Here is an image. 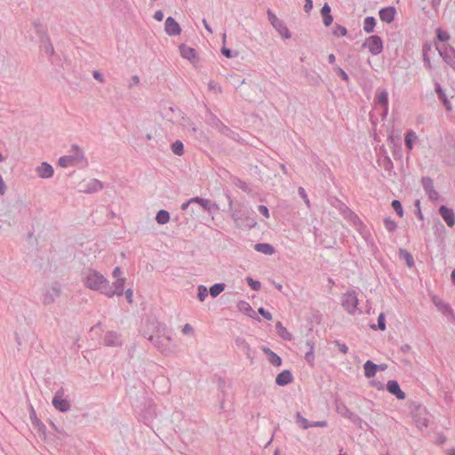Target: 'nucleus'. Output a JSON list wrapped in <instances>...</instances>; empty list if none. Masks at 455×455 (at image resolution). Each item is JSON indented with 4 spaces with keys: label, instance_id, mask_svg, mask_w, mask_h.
Masks as SVG:
<instances>
[{
    "label": "nucleus",
    "instance_id": "obj_1",
    "mask_svg": "<svg viewBox=\"0 0 455 455\" xmlns=\"http://www.w3.org/2000/svg\"><path fill=\"white\" fill-rule=\"evenodd\" d=\"M83 282L84 285L94 291H100L103 293L104 289L108 286V280L98 271L87 270L84 273Z\"/></svg>",
    "mask_w": 455,
    "mask_h": 455
},
{
    "label": "nucleus",
    "instance_id": "obj_2",
    "mask_svg": "<svg viewBox=\"0 0 455 455\" xmlns=\"http://www.w3.org/2000/svg\"><path fill=\"white\" fill-rule=\"evenodd\" d=\"M73 154L71 156H64L59 159V165L66 168L75 165L84 159L83 151L77 146H73Z\"/></svg>",
    "mask_w": 455,
    "mask_h": 455
},
{
    "label": "nucleus",
    "instance_id": "obj_3",
    "mask_svg": "<svg viewBox=\"0 0 455 455\" xmlns=\"http://www.w3.org/2000/svg\"><path fill=\"white\" fill-rule=\"evenodd\" d=\"M267 15H268V20H269L270 23L277 30L279 35L283 38H285V39L290 38L291 34H290L289 29L286 27V25L281 20H279L276 17V15L274 14L272 12L268 11Z\"/></svg>",
    "mask_w": 455,
    "mask_h": 455
},
{
    "label": "nucleus",
    "instance_id": "obj_4",
    "mask_svg": "<svg viewBox=\"0 0 455 455\" xmlns=\"http://www.w3.org/2000/svg\"><path fill=\"white\" fill-rule=\"evenodd\" d=\"M364 46L367 47L373 55L379 54L383 50L382 40L378 36H369L364 42Z\"/></svg>",
    "mask_w": 455,
    "mask_h": 455
},
{
    "label": "nucleus",
    "instance_id": "obj_5",
    "mask_svg": "<svg viewBox=\"0 0 455 455\" xmlns=\"http://www.w3.org/2000/svg\"><path fill=\"white\" fill-rule=\"evenodd\" d=\"M124 278H116V282H114L112 285L108 283L107 288L103 291V294L108 297H113L116 294L121 295L124 291Z\"/></svg>",
    "mask_w": 455,
    "mask_h": 455
},
{
    "label": "nucleus",
    "instance_id": "obj_6",
    "mask_svg": "<svg viewBox=\"0 0 455 455\" xmlns=\"http://www.w3.org/2000/svg\"><path fill=\"white\" fill-rule=\"evenodd\" d=\"M342 305L348 313H354L358 306V299L355 292H347L343 297Z\"/></svg>",
    "mask_w": 455,
    "mask_h": 455
},
{
    "label": "nucleus",
    "instance_id": "obj_7",
    "mask_svg": "<svg viewBox=\"0 0 455 455\" xmlns=\"http://www.w3.org/2000/svg\"><path fill=\"white\" fill-rule=\"evenodd\" d=\"M63 396V390H60L55 394L52 399V405L60 411H67L69 410L70 407L68 401L65 399Z\"/></svg>",
    "mask_w": 455,
    "mask_h": 455
},
{
    "label": "nucleus",
    "instance_id": "obj_8",
    "mask_svg": "<svg viewBox=\"0 0 455 455\" xmlns=\"http://www.w3.org/2000/svg\"><path fill=\"white\" fill-rule=\"evenodd\" d=\"M180 52L181 56L184 59H187L188 60H189L191 63L195 64L198 61V57H197V54H196V52L195 49H193L186 44H181L180 46Z\"/></svg>",
    "mask_w": 455,
    "mask_h": 455
},
{
    "label": "nucleus",
    "instance_id": "obj_9",
    "mask_svg": "<svg viewBox=\"0 0 455 455\" xmlns=\"http://www.w3.org/2000/svg\"><path fill=\"white\" fill-rule=\"evenodd\" d=\"M165 32L169 36H179L181 32V28L173 18L168 17L165 20Z\"/></svg>",
    "mask_w": 455,
    "mask_h": 455
},
{
    "label": "nucleus",
    "instance_id": "obj_10",
    "mask_svg": "<svg viewBox=\"0 0 455 455\" xmlns=\"http://www.w3.org/2000/svg\"><path fill=\"white\" fill-rule=\"evenodd\" d=\"M439 212L447 225L452 228L455 224V217L453 212L443 205L440 207Z\"/></svg>",
    "mask_w": 455,
    "mask_h": 455
},
{
    "label": "nucleus",
    "instance_id": "obj_11",
    "mask_svg": "<svg viewBox=\"0 0 455 455\" xmlns=\"http://www.w3.org/2000/svg\"><path fill=\"white\" fill-rule=\"evenodd\" d=\"M387 389L393 395H395L398 399H404L405 394L403 392L398 385V383L395 380H389L387 384Z\"/></svg>",
    "mask_w": 455,
    "mask_h": 455
},
{
    "label": "nucleus",
    "instance_id": "obj_12",
    "mask_svg": "<svg viewBox=\"0 0 455 455\" xmlns=\"http://www.w3.org/2000/svg\"><path fill=\"white\" fill-rule=\"evenodd\" d=\"M395 9L394 7H387L379 11V18L382 21L390 23L394 20Z\"/></svg>",
    "mask_w": 455,
    "mask_h": 455
},
{
    "label": "nucleus",
    "instance_id": "obj_13",
    "mask_svg": "<svg viewBox=\"0 0 455 455\" xmlns=\"http://www.w3.org/2000/svg\"><path fill=\"white\" fill-rule=\"evenodd\" d=\"M36 172L40 178H51L53 175V169L49 164L43 163L36 168Z\"/></svg>",
    "mask_w": 455,
    "mask_h": 455
},
{
    "label": "nucleus",
    "instance_id": "obj_14",
    "mask_svg": "<svg viewBox=\"0 0 455 455\" xmlns=\"http://www.w3.org/2000/svg\"><path fill=\"white\" fill-rule=\"evenodd\" d=\"M292 381V375L290 371H283L276 376L275 382L279 386H285Z\"/></svg>",
    "mask_w": 455,
    "mask_h": 455
},
{
    "label": "nucleus",
    "instance_id": "obj_15",
    "mask_svg": "<svg viewBox=\"0 0 455 455\" xmlns=\"http://www.w3.org/2000/svg\"><path fill=\"white\" fill-rule=\"evenodd\" d=\"M263 352L267 355L268 356V361L273 364V365H275V366H280L281 363H282V360H281V357L279 355H277L275 353H274L273 351H271L269 348L267 347H263L262 348Z\"/></svg>",
    "mask_w": 455,
    "mask_h": 455
},
{
    "label": "nucleus",
    "instance_id": "obj_16",
    "mask_svg": "<svg viewBox=\"0 0 455 455\" xmlns=\"http://www.w3.org/2000/svg\"><path fill=\"white\" fill-rule=\"evenodd\" d=\"M378 367L379 366L377 364H375L374 363H372L371 361H370V360L367 361L363 365L364 375L367 378H371V377L375 376Z\"/></svg>",
    "mask_w": 455,
    "mask_h": 455
},
{
    "label": "nucleus",
    "instance_id": "obj_17",
    "mask_svg": "<svg viewBox=\"0 0 455 455\" xmlns=\"http://www.w3.org/2000/svg\"><path fill=\"white\" fill-rule=\"evenodd\" d=\"M277 332L281 338L285 340H291L292 339L291 333L282 324L281 322H277L275 324Z\"/></svg>",
    "mask_w": 455,
    "mask_h": 455
},
{
    "label": "nucleus",
    "instance_id": "obj_18",
    "mask_svg": "<svg viewBox=\"0 0 455 455\" xmlns=\"http://www.w3.org/2000/svg\"><path fill=\"white\" fill-rule=\"evenodd\" d=\"M322 15L323 20V24L325 26H330L332 22V17L331 15V8L328 4H325L322 8Z\"/></svg>",
    "mask_w": 455,
    "mask_h": 455
},
{
    "label": "nucleus",
    "instance_id": "obj_19",
    "mask_svg": "<svg viewBox=\"0 0 455 455\" xmlns=\"http://www.w3.org/2000/svg\"><path fill=\"white\" fill-rule=\"evenodd\" d=\"M105 343L108 346H116L120 343L119 337L116 332L109 331L105 336Z\"/></svg>",
    "mask_w": 455,
    "mask_h": 455
},
{
    "label": "nucleus",
    "instance_id": "obj_20",
    "mask_svg": "<svg viewBox=\"0 0 455 455\" xmlns=\"http://www.w3.org/2000/svg\"><path fill=\"white\" fill-rule=\"evenodd\" d=\"M255 250L257 251L262 252L264 254L271 255L274 253L273 247L268 243H257L255 245Z\"/></svg>",
    "mask_w": 455,
    "mask_h": 455
},
{
    "label": "nucleus",
    "instance_id": "obj_21",
    "mask_svg": "<svg viewBox=\"0 0 455 455\" xmlns=\"http://www.w3.org/2000/svg\"><path fill=\"white\" fill-rule=\"evenodd\" d=\"M376 100L379 104L382 105L385 108V112L387 110V91H381L378 93Z\"/></svg>",
    "mask_w": 455,
    "mask_h": 455
},
{
    "label": "nucleus",
    "instance_id": "obj_22",
    "mask_svg": "<svg viewBox=\"0 0 455 455\" xmlns=\"http://www.w3.org/2000/svg\"><path fill=\"white\" fill-rule=\"evenodd\" d=\"M156 220L159 224H166L170 220L169 212L164 210L159 211L156 214Z\"/></svg>",
    "mask_w": 455,
    "mask_h": 455
},
{
    "label": "nucleus",
    "instance_id": "obj_23",
    "mask_svg": "<svg viewBox=\"0 0 455 455\" xmlns=\"http://www.w3.org/2000/svg\"><path fill=\"white\" fill-rule=\"evenodd\" d=\"M375 19L373 17H367L363 22V29L366 33H371L375 27Z\"/></svg>",
    "mask_w": 455,
    "mask_h": 455
},
{
    "label": "nucleus",
    "instance_id": "obj_24",
    "mask_svg": "<svg viewBox=\"0 0 455 455\" xmlns=\"http://www.w3.org/2000/svg\"><path fill=\"white\" fill-rule=\"evenodd\" d=\"M417 135L414 132L411 131L407 132L405 137V144L408 147L409 149H412L413 148V141L416 140Z\"/></svg>",
    "mask_w": 455,
    "mask_h": 455
},
{
    "label": "nucleus",
    "instance_id": "obj_25",
    "mask_svg": "<svg viewBox=\"0 0 455 455\" xmlns=\"http://www.w3.org/2000/svg\"><path fill=\"white\" fill-rule=\"evenodd\" d=\"M224 291V283H216L210 288V294L215 298Z\"/></svg>",
    "mask_w": 455,
    "mask_h": 455
},
{
    "label": "nucleus",
    "instance_id": "obj_26",
    "mask_svg": "<svg viewBox=\"0 0 455 455\" xmlns=\"http://www.w3.org/2000/svg\"><path fill=\"white\" fill-rule=\"evenodd\" d=\"M172 152L177 156H181L184 151L183 143L180 140L175 141L172 146Z\"/></svg>",
    "mask_w": 455,
    "mask_h": 455
},
{
    "label": "nucleus",
    "instance_id": "obj_27",
    "mask_svg": "<svg viewBox=\"0 0 455 455\" xmlns=\"http://www.w3.org/2000/svg\"><path fill=\"white\" fill-rule=\"evenodd\" d=\"M437 39L439 42H447L450 39V36L447 32L441 30L438 28L436 30Z\"/></svg>",
    "mask_w": 455,
    "mask_h": 455
},
{
    "label": "nucleus",
    "instance_id": "obj_28",
    "mask_svg": "<svg viewBox=\"0 0 455 455\" xmlns=\"http://www.w3.org/2000/svg\"><path fill=\"white\" fill-rule=\"evenodd\" d=\"M392 207L400 217L403 216V211L402 208V204L398 200H394L392 202Z\"/></svg>",
    "mask_w": 455,
    "mask_h": 455
},
{
    "label": "nucleus",
    "instance_id": "obj_29",
    "mask_svg": "<svg viewBox=\"0 0 455 455\" xmlns=\"http://www.w3.org/2000/svg\"><path fill=\"white\" fill-rule=\"evenodd\" d=\"M208 296V290L205 286L200 285L198 287V298L200 301H204Z\"/></svg>",
    "mask_w": 455,
    "mask_h": 455
},
{
    "label": "nucleus",
    "instance_id": "obj_30",
    "mask_svg": "<svg viewBox=\"0 0 455 455\" xmlns=\"http://www.w3.org/2000/svg\"><path fill=\"white\" fill-rule=\"evenodd\" d=\"M403 258L406 260L407 265L411 267L413 266V258L412 256L407 252L406 251H400Z\"/></svg>",
    "mask_w": 455,
    "mask_h": 455
},
{
    "label": "nucleus",
    "instance_id": "obj_31",
    "mask_svg": "<svg viewBox=\"0 0 455 455\" xmlns=\"http://www.w3.org/2000/svg\"><path fill=\"white\" fill-rule=\"evenodd\" d=\"M333 33L338 36H342L347 35L346 28L342 26H336Z\"/></svg>",
    "mask_w": 455,
    "mask_h": 455
},
{
    "label": "nucleus",
    "instance_id": "obj_32",
    "mask_svg": "<svg viewBox=\"0 0 455 455\" xmlns=\"http://www.w3.org/2000/svg\"><path fill=\"white\" fill-rule=\"evenodd\" d=\"M247 282L249 283V285L255 291H258L260 289V283L259 281H254L253 279H251V277H248L247 278Z\"/></svg>",
    "mask_w": 455,
    "mask_h": 455
},
{
    "label": "nucleus",
    "instance_id": "obj_33",
    "mask_svg": "<svg viewBox=\"0 0 455 455\" xmlns=\"http://www.w3.org/2000/svg\"><path fill=\"white\" fill-rule=\"evenodd\" d=\"M385 227L388 231H394L396 228V223L392 220H386Z\"/></svg>",
    "mask_w": 455,
    "mask_h": 455
},
{
    "label": "nucleus",
    "instance_id": "obj_34",
    "mask_svg": "<svg viewBox=\"0 0 455 455\" xmlns=\"http://www.w3.org/2000/svg\"><path fill=\"white\" fill-rule=\"evenodd\" d=\"M190 202H196V203L199 204L200 205H202L204 208H205V209L208 208V201H206L203 198L195 197V198L191 199Z\"/></svg>",
    "mask_w": 455,
    "mask_h": 455
},
{
    "label": "nucleus",
    "instance_id": "obj_35",
    "mask_svg": "<svg viewBox=\"0 0 455 455\" xmlns=\"http://www.w3.org/2000/svg\"><path fill=\"white\" fill-rule=\"evenodd\" d=\"M378 325L379 328L381 331H384L386 329V323H385V316L383 314H380L378 318Z\"/></svg>",
    "mask_w": 455,
    "mask_h": 455
},
{
    "label": "nucleus",
    "instance_id": "obj_36",
    "mask_svg": "<svg viewBox=\"0 0 455 455\" xmlns=\"http://www.w3.org/2000/svg\"><path fill=\"white\" fill-rule=\"evenodd\" d=\"M259 313L266 319L271 320L272 315L268 311L265 310L263 307L259 308Z\"/></svg>",
    "mask_w": 455,
    "mask_h": 455
},
{
    "label": "nucleus",
    "instance_id": "obj_37",
    "mask_svg": "<svg viewBox=\"0 0 455 455\" xmlns=\"http://www.w3.org/2000/svg\"><path fill=\"white\" fill-rule=\"evenodd\" d=\"M336 346L338 347V349L342 353V354H347V351H348V347L346 344L344 343H339L338 341H336Z\"/></svg>",
    "mask_w": 455,
    "mask_h": 455
},
{
    "label": "nucleus",
    "instance_id": "obj_38",
    "mask_svg": "<svg viewBox=\"0 0 455 455\" xmlns=\"http://www.w3.org/2000/svg\"><path fill=\"white\" fill-rule=\"evenodd\" d=\"M259 212L263 214L266 218H269V212L267 206L265 205H259Z\"/></svg>",
    "mask_w": 455,
    "mask_h": 455
},
{
    "label": "nucleus",
    "instance_id": "obj_39",
    "mask_svg": "<svg viewBox=\"0 0 455 455\" xmlns=\"http://www.w3.org/2000/svg\"><path fill=\"white\" fill-rule=\"evenodd\" d=\"M313 8V1L312 0H306L304 9L307 12H309Z\"/></svg>",
    "mask_w": 455,
    "mask_h": 455
},
{
    "label": "nucleus",
    "instance_id": "obj_40",
    "mask_svg": "<svg viewBox=\"0 0 455 455\" xmlns=\"http://www.w3.org/2000/svg\"><path fill=\"white\" fill-rule=\"evenodd\" d=\"M299 195L302 196V198L305 200V202L308 204H309V200L306 195V192H305V189L303 188H299Z\"/></svg>",
    "mask_w": 455,
    "mask_h": 455
},
{
    "label": "nucleus",
    "instance_id": "obj_41",
    "mask_svg": "<svg viewBox=\"0 0 455 455\" xmlns=\"http://www.w3.org/2000/svg\"><path fill=\"white\" fill-rule=\"evenodd\" d=\"M182 331L185 334H189L193 331V328L190 324L187 323L183 326Z\"/></svg>",
    "mask_w": 455,
    "mask_h": 455
},
{
    "label": "nucleus",
    "instance_id": "obj_42",
    "mask_svg": "<svg viewBox=\"0 0 455 455\" xmlns=\"http://www.w3.org/2000/svg\"><path fill=\"white\" fill-rule=\"evenodd\" d=\"M309 426L310 427H326L327 422L326 421H316V422L310 423Z\"/></svg>",
    "mask_w": 455,
    "mask_h": 455
},
{
    "label": "nucleus",
    "instance_id": "obj_43",
    "mask_svg": "<svg viewBox=\"0 0 455 455\" xmlns=\"http://www.w3.org/2000/svg\"><path fill=\"white\" fill-rule=\"evenodd\" d=\"M154 18L158 20V21H162L163 19H164V13L162 11H157L155 15H154Z\"/></svg>",
    "mask_w": 455,
    "mask_h": 455
},
{
    "label": "nucleus",
    "instance_id": "obj_44",
    "mask_svg": "<svg viewBox=\"0 0 455 455\" xmlns=\"http://www.w3.org/2000/svg\"><path fill=\"white\" fill-rule=\"evenodd\" d=\"M430 50V47H428L427 49H424V60L427 63V65L430 67V60H429V57H428V51Z\"/></svg>",
    "mask_w": 455,
    "mask_h": 455
},
{
    "label": "nucleus",
    "instance_id": "obj_45",
    "mask_svg": "<svg viewBox=\"0 0 455 455\" xmlns=\"http://www.w3.org/2000/svg\"><path fill=\"white\" fill-rule=\"evenodd\" d=\"M338 72H339V75L340 76V77L343 80H345V81L348 80V76H347V73L343 69L339 68Z\"/></svg>",
    "mask_w": 455,
    "mask_h": 455
},
{
    "label": "nucleus",
    "instance_id": "obj_46",
    "mask_svg": "<svg viewBox=\"0 0 455 455\" xmlns=\"http://www.w3.org/2000/svg\"><path fill=\"white\" fill-rule=\"evenodd\" d=\"M125 295H126V299L127 300L132 303V290H127L126 292H125Z\"/></svg>",
    "mask_w": 455,
    "mask_h": 455
},
{
    "label": "nucleus",
    "instance_id": "obj_47",
    "mask_svg": "<svg viewBox=\"0 0 455 455\" xmlns=\"http://www.w3.org/2000/svg\"><path fill=\"white\" fill-rule=\"evenodd\" d=\"M4 189H5V185H4V182L2 179V177L0 176V195H3L4 193Z\"/></svg>",
    "mask_w": 455,
    "mask_h": 455
},
{
    "label": "nucleus",
    "instance_id": "obj_48",
    "mask_svg": "<svg viewBox=\"0 0 455 455\" xmlns=\"http://www.w3.org/2000/svg\"><path fill=\"white\" fill-rule=\"evenodd\" d=\"M120 274H121V269H120V267H116L114 269V271H113V275H114V277H116V278H120V277H119Z\"/></svg>",
    "mask_w": 455,
    "mask_h": 455
},
{
    "label": "nucleus",
    "instance_id": "obj_49",
    "mask_svg": "<svg viewBox=\"0 0 455 455\" xmlns=\"http://www.w3.org/2000/svg\"><path fill=\"white\" fill-rule=\"evenodd\" d=\"M92 185H93V189L94 190H98V189H100L102 188L101 184L97 181V180H93L92 181Z\"/></svg>",
    "mask_w": 455,
    "mask_h": 455
},
{
    "label": "nucleus",
    "instance_id": "obj_50",
    "mask_svg": "<svg viewBox=\"0 0 455 455\" xmlns=\"http://www.w3.org/2000/svg\"><path fill=\"white\" fill-rule=\"evenodd\" d=\"M222 53H223L227 58H230V57H231V52H230V50L227 49V48H223V49H222Z\"/></svg>",
    "mask_w": 455,
    "mask_h": 455
},
{
    "label": "nucleus",
    "instance_id": "obj_51",
    "mask_svg": "<svg viewBox=\"0 0 455 455\" xmlns=\"http://www.w3.org/2000/svg\"><path fill=\"white\" fill-rule=\"evenodd\" d=\"M313 358H314V355H313V352H309L307 354H306V359L312 363L313 362Z\"/></svg>",
    "mask_w": 455,
    "mask_h": 455
},
{
    "label": "nucleus",
    "instance_id": "obj_52",
    "mask_svg": "<svg viewBox=\"0 0 455 455\" xmlns=\"http://www.w3.org/2000/svg\"><path fill=\"white\" fill-rule=\"evenodd\" d=\"M301 426L303 428L311 427L305 419H301Z\"/></svg>",
    "mask_w": 455,
    "mask_h": 455
},
{
    "label": "nucleus",
    "instance_id": "obj_53",
    "mask_svg": "<svg viewBox=\"0 0 455 455\" xmlns=\"http://www.w3.org/2000/svg\"><path fill=\"white\" fill-rule=\"evenodd\" d=\"M434 302H435L437 306H442V307H443V308H445V309H448V308H449V307H448L447 305H443V304L441 303V301H437L435 299H434Z\"/></svg>",
    "mask_w": 455,
    "mask_h": 455
},
{
    "label": "nucleus",
    "instance_id": "obj_54",
    "mask_svg": "<svg viewBox=\"0 0 455 455\" xmlns=\"http://www.w3.org/2000/svg\"><path fill=\"white\" fill-rule=\"evenodd\" d=\"M204 22V28L210 32V33H212V28L209 27L208 23L206 22L205 20H203Z\"/></svg>",
    "mask_w": 455,
    "mask_h": 455
},
{
    "label": "nucleus",
    "instance_id": "obj_55",
    "mask_svg": "<svg viewBox=\"0 0 455 455\" xmlns=\"http://www.w3.org/2000/svg\"><path fill=\"white\" fill-rule=\"evenodd\" d=\"M328 60H329V61H330L331 63H334V62H335V60H336V58H335V56H334L333 54H330V55L328 56Z\"/></svg>",
    "mask_w": 455,
    "mask_h": 455
},
{
    "label": "nucleus",
    "instance_id": "obj_56",
    "mask_svg": "<svg viewBox=\"0 0 455 455\" xmlns=\"http://www.w3.org/2000/svg\"><path fill=\"white\" fill-rule=\"evenodd\" d=\"M443 104L445 105L448 110L451 109V107L449 105L448 100L446 99L443 100Z\"/></svg>",
    "mask_w": 455,
    "mask_h": 455
},
{
    "label": "nucleus",
    "instance_id": "obj_57",
    "mask_svg": "<svg viewBox=\"0 0 455 455\" xmlns=\"http://www.w3.org/2000/svg\"><path fill=\"white\" fill-rule=\"evenodd\" d=\"M93 76H94L96 79H99V80L102 81V79H101V76H100V73H98V72H94Z\"/></svg>",
    "mask_w": 455,
    "mask_h": 455
},
{
    "label": "nucleus",
    "instance_id": "obj_58",
    "mask_svg": "<svg viewBox=\"0 0 455 455\" xmlns=\"http://www.w3.org/2000/svg\"><path fill=\"white\" fill-rule=\"evenodd\" d=\"M190 203H191L190 201H188V202H187V203H184V204L181 205V209H182V210H186V209L188 208V204H189Z\"/></svg>",
    "mask_w": 455,
    "mask_h": 455
},
{
    "label": "nucleus",
    "instance_id": "obj_59",
    "mask_svg": "<svg viewBox=\"0 0 455 455\" xmlns=\"http://www.w3.org/2000/svg\"><path fill=\"white\" fill-rule=\"evenodd\" d=\"M448 455H455V449H451L447 452Z\"/></svg>",
    "mask_w": 455,
    "mask_h": 455
},
{
    "label": "nucleus",
    "instance_id": "obj_60",
    "mask_svg": "<svg viewBox=\"0 0 455 455\" xmlns=\"http://www.w3.org/2000/svg\"><path fill=\"white\" fill-rule=\"evenodd\" d=\"M437 50L439 51V53L441 56H443L444 55V52H443V50L441 49V47L439 45L436 46Z\"/></svg>",
    "mask_w": 455,
    "mask_h": 455
},
{
    "label": "nucleus",
    "instance_id": "obj_61",
    "mask_svg": "<svg viewBox=\"0 0 455 455\" xmlns=\"http://www.w3.org/2000/svg\"><path fill=\"white\" fill-rule=\"evenodd\" d=\"M451 280L455 283V269L451 272Z\"/></svg>",
    "mask_w": 455,
    "mask_h": 455
},
{
    "label": "nucleus",
    "instance_id": "obj_62",
    "mask_svg": "<svg viewBox=\"0 0 455 455\" xmlns=\"http://www.w3.org/2000/svg\"><path fill=\"white\" fill-rule=\"evenodd\" d=\"M133 79H134V81H135L136 83H138V82H139V77H138V76H134V77H133Z\"/></svg>",
    "mask_w": 455,
    "mask_h": 455
},
{
    "label": "nucleus",
    "instance_id": "obj_63",
    "mask_svg": "<svg viewBox=\"0 0 455 455\" xmlns=\"http://www.w3.org/2000/svg\"><path fill=\"white\" fill-rule=\"evenodd\" d=\"M4 161V156H2V154L0 153V162H3Z\"/></svg>",
    "mask_w": 455,
    "mask_h": 455
},
{
    "label": "nucleus",
    "instance_id": "obj_64",
    "mask_svg": "<svg viewBox=\"0 0 455 455\" xmlns=\"http://www.w3.org/2000/svg\"><path fill=\"white\" fill-rule=\"evenodd\" d=\"M419 219H423V216H422L420 211L419 212Z\"/></svg>",
    "mask_w": 455,
    "mask_h": 455
}]
</instances>
